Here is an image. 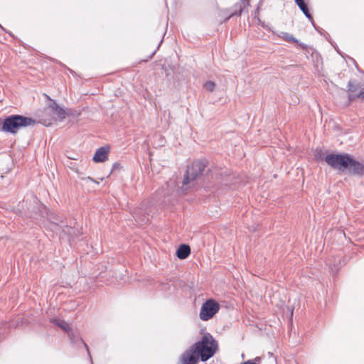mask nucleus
Returning a JSON list of instances; mask_svg holds the SVG:
<instances>
[{
    "label": "nucleus",
    "instance_id": "8",
    "mask_svg": "<svg viewBox=\"0 0 364 364\" xmlns=\"http://www.w3.org/2000/svg\"><path fill=\"white\" fill-rule=\"evenodd\" d=\"M109 152V148L105 146L100 147L95 151V154L93 156V161L95 162H104L107 159V155Z\"/></svg>",
    "mask_w": 364,
    "mask_h": 364
},
{
    "label": "nucleus",
    "instance_id": "13",
    "mask_svg": "<svg viewBox=\"0 0 364 364\" xmlns=\"http://www.w3.org/2000/svg\"><path fill=\"white\" fill-rule=\"evenodd\" d=\"M71 337H72V338H69L73 343H76L78 340L82 343V344L84 345V346L87 352L88 357H89L91 363H92L91 354L90 353L89 347H88L87 344L83 341L82 338H79L77 336H75L74 332H73V334L71 336Z\"/></svg>",
    "mask_w": 364,
    "mask_h": 364
},
{
    "label": "nucleus",
    "instance_id": "21",
    "mask_svg": "<svg viewBox=\"0 0 364 364\" xmlns=\"http://www.w3.org/2000/svg\"><path fill=\"white\" fill-rule=\"evenodd\" d=\"M297 44L303 49H306L307 48V46L306 44L301 43L299 41Z\"/></svg>",
    "mask_w": 364,
    "mask_h": 364
},
{
    "label": "nucleus",
    "instance_id": "18",
    "mask_svg": "<svg viewBox=\"0 0 364 364\" xmlns=\"http://www.w3.org/2000/svg\"><path fill=\"white\" fill-rule=\"evenodd\" d=\"M259 360H260V358L257 357V358H255V360H248L241 364H258L256 363V361H259Z\"/></svg>",
    "mask_w": 364,
    "mask_h": 364
},
{
    "label": "nucleus",
    "instance_id": "22",
    "mask_svg": "<svg viewBox=\"0 0 364 364\" xmlns=\"http://www.w3.org/2000/svg\"><path fill=\"white\" fill-rule=\"evenodd\" d=\"M88 179H90V180H91V181H94V180H93L92 178H91L90 177H88Z\"/></svg>",
    "mask_w": 364,
    "mask_h": 364
},
{
    "label": "nucleus",
    "instance_id": "5",
    "mask_svg": "<svg viewBox=\"0 0 364 364\" xmlns=\"http://www.w3.org/2000/svg\"><path fill=\"white\" fill-rule=\"evenodd\" d=\"M220 310L219 304L214 299H210L204 302L200 311V318L206 321L212 318Z\"/></svg>",
    "mask_w": 364,
    "mask_h": 364
},
{
    "label": "nucleus",
    "instance_id": "2",
    "mask_svg": "<svg viewBox=\"0 0 364 364\" xmlns=\"http://www.w3.org/2000/svg\"><path fill=\"white\" fill-rule=\"evenodd\" d=\"M36 124V121L28 117L11 114L4 119V132L16 134L21 129Z\"/></svg>",
    "mask_w": 364,
    "mask_h": 364
},
{
    "label": "nucleus",
    "instance_id": "3",
    "mask_svg": "<svg viewBox=\"0 0 364 364\" xmlns=\"http://www.w3.org/2000/svg\"><path fill=\"white\" fill-rule=\"evenodd\" d=\"M205 166V161L197 160L193 162L191 166H188L187 167V170L183 180V186H186V189L194 186L195 181L204 171Z\"/></svg>",
    "mask_w": 364,
    "mask_h": 364
},
{
    "label": "nucleus",
    "instance_id": "20",
    "mask_svg": "<svg viewBox=\"0 0 364 364\" xmlns=\"http://www.w3.org/2000/svg\"><path fill=\"white\" fill-rule=\"evenodd\" d=\"M4 119L0 118V132H4Z\"/></svg>",
    "mask_w": 364,
    "mask_h": 364
},
{
    "label": "nucleus",
    "instance_id": "6",
    "mask_svg": "<svg viewBox=\"0 0 364 364\" xmlns=\"http://www.w3.org/2000/svg\"><path fill=\"white\" fill-rule=\"evenodd\" d=\"M250 5L249 0H240L236 3L232 9V12L228 17L227 20L233 16H240L243 10Z\"/></svg>",
    "mask_w": 364,
    "mask_h": 364
},
{
    "label": "nucleus",
    "instance_id": "16",
    "mask_svg": "<svg viewBox=\"0 0 364 364\" xmlns=\"http://www.w3.org/2000/svg\"><path fill=\"white\" fill-rule=\"evenodd\" d=\"M215 83L213 81H207L204 83L203 87L209 92H213L215 88Z\"/></svg>",
    "mask_w": 364,
    "mask_h": 364
},
{
    "label": "nucleus",
    "instance_id": "19",
    "mask_svg": "<svg viewBox=\"0 0 364 364\" xmlns=\"http://www.w3.org/2000/svg\"><path fill=\"white\" fill-rule=\"evenodd\" d=\"M52 116V114H44V110L43 111L42 115L40 117L39 122L41 123V121L43 118H48L49 117Z\"/></svg>",
    "mask_w": 364,
    "mask_h": 364
},
{
    "label": "nucleus",
    "instance_id": "11",
    "mask_svg": "<svg viewBox=\"0 0 364 364\" xmlns=\"http://www.w3.org/2000/svg\"><path fill=\"white\" fill-rule=\"evenodd\" d=\"M363 85H361L360 83L358 82L355 80H350L348 82V92L353 93L357 91L358 89H362L363 87Z\"/></svg>",
    "mask_w": 364,
    "mask_h": 364
},
{
    "label": "nucleus",
    "instance_id": "4",
    "mask_svg": "<svg viewBox=\"0 0 364 364\" xmlns=\"http://www.w3.org/2000/svg\"><path fill=\"white\" fill-rule=\"evenodd\" d=\"M46 96L51 101V103L44 108V114H52V116L43 118L41 124L48 127L54 121L63 120L65 118L66 113L64 109L60 107L55 100H51L48 95H46Z\"/></svg>",
    "mask_w": 364,
    "mask_h": 364
},
{
    "label": "nucleus",
    "instance_id": "7",
    "mask_svg": "<svg viewBox=\"0 0 364 364\" xmlns=\"http://www.w3.org/2000/svg\"><path fill=\"white\" fill-rule=\"evenodd\" d=\"M307 0H294L296 4L304 14V16L311 21L312 25L315 27L314 21L313 17L309 10L308 4L306 3Z\"/></svg>",
    "mask_w": 364,
    "mask_h": 364
},
{
    "label": "nucleus",
    "instance_id": "10",
    "mask_svg": "<svg viewBox=\"0 0 364 364\" xmlns=\"http://www.w3.org/2000/svg\"><path fill=\"white\" fill-rule=\"evenodd\" d=\"M191 254V248L188 245H181L176 251V256L181 259H186Z\"/></svg>",
    "mask_w": 364,
    "mask_h": 364
},
{
    "label": "nucleus",
    "instance_id": "12",
    "mask_svg": "<svg viewBox=\"0 0 364 364\" xmlns=\"http://www.w3.org/2000/svg\"><path fill=\"white\" fill-rule=\"evenodd\" d=\"M141 208L136 210L134 213L133 216L135 218L136 221L139 223V224L142 225L149 220V218L146 215H143V216L141 217Z\"/></svg>",
    "mask_w": 364,
    "mask_h": 364
},
{
    "label": "nucleus",
    "instance_id": "15",
    "mask_svg": "<svg viewBox=\"0 0 364 364\" xmlns=\"http://www.w3.org/2000/svg\"><path fill=\"white\" fill-rule=\"evenodd\" d=\"M279 36L289 42H292L295 43H299V41L296 38H295L293 35L287 32H282L281 34L279 35Z\"/></svg>",
    "mask_w": 364,
    "mask_h": 364
},
{
    "label": "nucleus",
    "instance_id": "17",
    "mask_svg": "<svg viewBox=\"0 0 364 364\" xmlns=\"http://www.w3.org/2000/svg\"><path fill=\"white\" fill-rule=\"evenodd\" d=\"M50 220L56 225H60L63 222L61 220L55 218V214H50Z\"/></svg>",
    "mask_w": 364,
    "mask_h": 364
},
{
    "label": "nucleus",
    "instance_id": "9",
    "mask_svg": "<svg viewBox=\"0 0 364 364\" xmlns=\"http://www.w3.org/2000/svg\"><path fill=\"white\" fill-rule=\"evenodd\" d=\"M51 322L63 329L68 333V337L72 338L71 336L73 334V331L67 322L57 318L52 319Z\"/></svg>",
    "mask_w": 364,
    "mask_h": 364
},
{
    "label": "nucleus",
    "instance_id": "1",
    "mask_svg": "<svg viewBox=\"0 0 364 364\" xmlns=\"http://www.w3.org/2000/svg\"><path fill=\"white\" fill-rule=\"evenodd\" d=\"M325 161L333 169L343 173L359 177L364 176V163L355 160L349 154H329L325 157Z\"/></svg>",
    "mask_w": 364,
    "mask_h": 364
},
{
    "label": "nucleus",
    "instance_id": "14",
    "mask_svg": "<svg viewBox=\"0 0 364 364\" xmlns=\"http://www.w3.org/2000/svg\"><path fill=\"white\" fill-rule=\"evenodd\" d=\"M357 98H360L363 100H364V84L363 88L358 94H350L348 95V100L350 103L355 100Z\"/></svg>",
    "mask_w": 364,
    "mask_h": 364
}]
</instances>
